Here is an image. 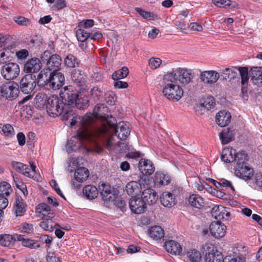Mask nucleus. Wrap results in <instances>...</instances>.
Returning a JSON list of instances; mask_svg holds the SVG:
<instances>
[{"label": "nucleus", "instance_id": "nucleus-1", "mask_svg": "<svg viewBox=\"0 0 262 262\" xmlns=\"http://www.w3.org/2000/svg\"><path fill=\"white\" fill-rule=\"evenodd\" d=\"M92 117L91 115H85L82 117L75 115L72 118L70 125L74 126L78 124L81 130L76 136L72 137L68 141L66 148L69 152L76 151L82 147L88 151L100 153L103 151V148L95 141L94 132L97 127H90L91 121L93 120Z\"/></svg>", "mask_w": 262, "mask_h": 262}, {"label": "nucleus", "instance_id": "nucleus-2", "mask_svg": "<svg viewBox=\"0 0 262 262\" xmlns=\"http://www.w3.org/2000/svg\"><path fill=\"white\" fill-rule=\"evenodd\" d=\"M115 120H107V124L103 123L94 132L96 137L95 141L102 148L101 145L104 146L108 150L115 149L118 151L121 149H118L121 145L124 144L118 142L115 144V138L113 133L117 136L119 139L125 140L130 134V130L127 124L124 122H120L115 125Z\"/></svg>", "mask_w": 262, "mask_h": 262}, {"label": "nucleus", "instance_id": "nucleus-3", "mask_svg": "<svg viewBox=\"0 0 262 262\" xmlns=\"http://www.w3.org/2000/svg\"><path fill=\"white\" fill-rule=\"evenodd\" d=\"M64 76L59 70H54L48 73L46 70L43 69L37 77V82L38 85L54 90H58L62 87L64 83Z\"/></svg>", "mask_w": 262, "mask_h": 262}, {"label": "nucleus", "instance_id": "nucleus-4", "mask_svg": "<svg viewBox=\"0 0 262 262\" xmlns=\"http://www.w3.org/2000/svg\"><path fill=\"white\" fill-rule=\"evenodd\" d=\"M162 94L165 98L172 102L179 101L183 96V90L179 84L165 74L163 77Z\"/></svg>", "mask_w": 262, "mask_h": 262}, {"label": "nucleus", "instance_id": "nucleus-5", "mask_svg": "<svg viewBox=\"0 0 262 262\" xmlns=\"http://www.w3.org/2000/svg\"><path fill=\"white\" fill-rule=\"evenodd\" d=\"M177 83L183 85L189 84L193 79V75L191 71L186 69L177 68L171 72L166 74Z\"/></svg>", "mask_w": 262, "mask_h": 262}, {"label": "nucleus", "instance_id": "nucleus-6", "mask_svg": "<svg viewBox=\"0 0 262 262\" xmlns=\"http://www.w3.org/2000/svg\"><path fill=\"white\" fill-rule=\"evenodd\" d=\"M222 74L225 75V79L230 80L235 78L239 74L241 77V83L243 85H244L249 79L248 70L246 67L227 68L222 71Z\"/></svg>", "mask_w": 262, "mask_h": 262}, {"label": "nucleus", "instance_id": "nucleus-7", "mask_svg": "<svg viewBox=\"0 0 262 262\" xmlns=\"http://www.w3.org/2000/svg\"><path fill=\"white\" fill-rule=\"evenodd\" d=\"M63 105L59 97L53 95L49 97L46 108L48 114L54 117L61 115L64 110Z\"/></svg>", "mask_w": 262, "mask_h": 262}, {"label": "nucleus", "instance_id": "nucleus-8", "mask_svg": "<svg viewBox=\"0 0 262 262\" xmlns=\"http://www.w3.org/2000/svg\"><path fill=\"white\" fill-rule=\"evenodd\" d=\"M40 58L42 63H46L50 71L59 70L58 68L61 64V58L59 55H51L50 52L46 51L41 55Z\"/></svg>", "mask_w": 262, "mask_h": 262}, {"label": "nucleus", "instance_id": "nucleus-9", "mask_svg": "<svg viewBox=\"0 0 262 262\" xmlns=\"http://www.w3.org/2000/svg\"><path fill=\"white\" fill-rule=\"evenodd\" d=\"M19 65L15 62H8L4 64L1 68L2 76L7 80H13L19 75Z\"/></svg>", "mask_w": 262, "mask_h": 262}, {"label": "nucleus", "instance_id": "nucleus-10", "mask_svg": "<svg viewBox=\"0 0 262 262\" xmlns=\"http://www.w3.org/2000/svg\"><path fill=\"white\" fill-rule=\"evenodd\" d=\"M37 78L32 74H27L23 77L19 82V89L26 94H30L34 89Z\"/></svg>", "mask_w": 262, "mask_h": 262}, {"label": "nucleus", "instance_id": "nucleus-11", "mask_svg": "<svg viewBox=\"0 0 262 262\" xmlns=\"http://www.w3.org/2000/svg\"><path fill=\"white\" fill-rule=\"evenodd\" d=\"M61 102L64 106L74 104L78 96V93L72 86H67L60 93Z\"/></svg>", "mask_w": 262, "mask_h": 262}, {"label": "nucleus", "instance_id": "nucleus-12", "mask_svg": "<svg viewBox=\"0 0 262 262\" xmlns=\"http://www.w3.org/2000/svg\"><path fill=\"white\" fill-rule=\"evenodd\" d=\"M2 90V96L7 99H15L18 97L19 93V85L14 81L3 84Z\"/></svg>", "mask_w": 262, "mask_h": 262}, {"label": "nucleus", "instance_id": "nucleus-13", "mask_svg": "<svg viewBox=\"0 0 262 262\" xmlns=\"http://www.w3.org/2000/svg\"><path fill=\"white\" fill-rule=\"evenodd\" d=\"M145 182L141 174L138 176L137 180L131 181L126 185V191L128 195L135 196L138 195L142 189V185Z\"/></svg>", "mask_w": 262, "mask_h": 262}, {"label": "nucleus", "instance_id": "nucleus-14", "mask_svg": "<svg viewBox=\"0 0 262 262\" xmlns=\"http://www.w3.org/2000/svg\"><path fill=\"white\" fill-rule=\"evenodd\" d=\"M42 62L41 59L33 57L27 60L24 65L23 71L25 73L32 74L39 72L42 68Z\"/></svg>", "mask_w": 262, "mask_h": 262}, {"label": "nucleus", "instance_id": "nucleus-15", "mask_svg": "<svg viewBox=\"0 0 262 262\" xmlns=\"http://www.w3.org/2000/svg\"><path fill=\"white\" fill-rule=\"evenodd\" d=\"M226 226L220 221H214L209 226L211 235L216 238L223 237L226 232Z\"/></svg>", "mask_w": 262, "mask_h": 262}, {"label": "nucleus", "instance_id": "nucleus-16", "mask_svg": "<svg viewBox=\"0 0 262 262\" xmlns=\"http://www.w3.org/2000/svg\"><path fill=\"white\" fill-rule=\"evenodd\" d=\"M107 110V107H106L104 104H99L96 105L93 111V114H87L86 115H92V118L93 120L91 121L90 125H91L92 124H93L96 119L97 118H101L105 120V123L106 124H107V120H111V119H113L115 120L114 118L111 117L110 118H108V116H107L104 115V112Z\"/></svg>", "mask_w": 262, "mask_h": 262}, {"label": "nucleus", "instance_id": "nucleus-17", "mask_svg": "<svg viewBox=\"0 0 262 262\" xmlns=\"http://www.w3.org/2000/svg\"><path fill=\"white\" fill-rule=\"evenodd\" d=\"M129 206L133 212L138 214L143 213L147 208L142 198L135 196L130 199Z\"/></svg>", "mask_w": 262, "mask_h": 262}, {"label": "nucleus", "instance_id": "nucleus-18", "mask_svg": "<svg viewBox=\"0 0 262 262\" xmlns=\"http://www.w3.org/2000/svg\"><path fill=\"white\" fill-rule=\"evenodd\" d=\"M200 77L201 80L204 83L212 84L217 81L220 74L215 71H205L201 73Z\"/></svg>", "mask_w": 262, "mask_h": 262}, {"label": "nucleus", "instance_id": "nucleus-19", "mask_svg": "<svg viewBox=\"0 0 262 262\" xmlns=\"http://www.w3.org/2000/svg\"><path fill=\"white\" fill-rule=\"evenodd\" d=\"M235 174L243 180H248L251 179L252 177L253 170L247 165L244 166H236Z\"/></svg>", "mask_w": 262, "mask_h": 262}, {"label": "nucleus", "instance_id": "nucleus-20", "mask_svg": "<svg viewBox=\"0 0 262 262\" xmlns=\"http://www.w3.org/2000/svg\"><path fill=\"white\" fill-rule=\"evenodd\" d=\"M141 198L145 203L146 205H151L157 202L158 195L155 190L148 188L144 190L142 192Z\"/></svg>", "mask_w": 262, "mask_h": 262}, {"label": "nucleus", "instance_id": "nucleus-21", "mask_svg": "<svg viewBox=\"0 0 262 262\" xmlns=\"http://www.w3.org/2000/svg\"><path fill=\"white\" fill-rule=\"evenodd\" d=\"M99 187L100 194L104 201L108 202L114 201L116 196L112 192L110 184L103 183Z\"/></svg>", "mask_w": 262, "mask_h": 262}, {"label": "nucleus", "instance_id": "nucleus-22", "mask_svg": "<svg viewBox=\"0 0 262 262\" xmlns=\"http://www.w3.org/2000/svg\"><path fill=\"white\" fill-rule=\"evenodd\" d=\"M249 75L252 83L257 86H262V68L253 67L251 69Z\"/></svg>", "mask_w": 262, "mask_h": 262}, {"label": "nucleus", "instance_id": "nucleus-23", "mask_svg": "<svg viewBox=\"0 0 262 262\" xmlns=\"http://www.w3.org/2000/svg\"><path fill=\"white\" fill-rule=\"evenodd\" d=\"M15 239L20 242L23 246L30 249H37L40 247L38 241L26 238L23 235H16Z\"/></svg>", "mask_w": 262, "mask_h": 262}, {"label": "nucleus", "instance_id": "nucleus-24", "mask_svg": "<svg viewBox=\"0 0 262 262\" xmlns=\"http://www.w3.org/2000/svg\"><path fill=\"white\" fill-rule=\"evenodd\" d=\"M139 169L143 174L150 175L154 171L153 164L150 160L141 159L139 163Z\"/></svg>", "mask_w": 262, "mask_h": 262}, {"label": "nucleus", "instance_id": "nucleus-25", "mask_svg": "<svg viewBox=\"0 0 262 262\" xmlns=\"http://www.w3.org/2000/svg\"><path fill=\"white\" fill-rule=\"evenodd\" d=\"M166 250L171 254L179 255L181 253L182 248L179 243L173 240L166 241L164 244Z\"/></svg>", "mask_w": 262, "mask_h": 262}, {"label": "nucleus", "instance_id": "nucleus-26", "mask_svg": "<svg viewBox=\"0 0 262 262\" xmlns=\"http://www.w3.org/2000/svg\"><path fill=\"white\" fill-rule=\"evenodd\" d=\"M231 118V116L229 112L221 111L216 115V122L221 127H224L230 123Z\"/></svg>", "mask_w": 262, "mask_h": 262}, {"label": "nucleus", "instance_id": "nucleus-27", "mask_svg": "<svg viewBox=\"0 0 262 262\" xmlns=\"http://www.w3.org/2000/svg\"><path fill=\"white\" fill-rule=\"evenodd\" d=\"M206 262H221L222 261V255L220 252L212 248L208 250L205 255Z\"/></svg>", "mask_w": 262, "mask_h": 262}, {"label": "nucleus", "instance_id": "nucleus-28", "mask_svg": "<svg viewBox=\"0 0 262 262\" xmlns=\"http://www.w3.org/2000/svg\"><path fill=\"white\" fill-rule=\"evenodd\" d=\"M161 204L165 207L170 208L173 206L176 203L175 198L172 196L170 192H164L160 196Z\"/></svg>", "mask_w": 262, "mask_h": 262}, {"label": "nucleus", "instance_id": "nucleus-29", "mask_svg": "<svg viewBox=\"0 0 262 262\" xmlns=\"http://www.w3.org/2000/svg\"><path fill=\"white\" fill-rule=\"evenodd\" d=\"M72 81L78 86L83 85L85 83V76L81 71L77 69L74 70L71 73Z\"/></svg>", "mask_w": 262, "mask_h": 262}, {"label": "nucleus", "instance_id": "nucleus-30", "mask_svg": "<svg viewBox=\"0 0 262 262\" xmlns=\"http://www.w3.org/2000/svg\"><path fill=\"white\" fill-rule=\"evenodd\" d=\"M37 211L44 218L52 219L54 217V212L51 210L50 207L45 203H42L38 205Z\"/></svg>", "mask_w": 262, "mask_h": 262}, {"label": "nucleus", "instance_id": "nucleus-31", "mask_svg": "<svg viewBox=\"0 0 262 262\" xmlns=\"http://www.w3.org/2000/svg\"><path fill=\"white\" fill-rule=\"evenodd\" d=\"M49 99V97H48V96L43 93L37 94L35 98V107L39 110L46 108Z\"/></svg>", "mask_w": 262, "mask_h": 262}, {"label": "nucleus", "instance_id": "nucleus-32", "mask_svg": "<svg viewBox=\"0 0 262 262\" xmlns=\"http://www.w3.org/2000/svg\"><path fill=\"white\" fill-rule=\"evenodd\" d=\"M189 204L192 207L200 209L205 205L204 199L197 194H192L188 198Z\"/></svg>", "mask_w": 262, "mask_h": 262}, {"label": "nucleus", "instance_id": "nucleus-33", "mask_svg": "<svg viewBox=\"0 0 262 262\" xmlns=\"http://www.w3.org/2000/svg\"><path fill=\"white\" fill-rule=\"evenodd\" d=\"M235 151L230 147L224 148L222 150L221 159L226 163H231L234 161Z\"/></svg>", "mask_w": 262, "mask_h": 262}, {"label": "nucleus", "instance_id": "nucleus-34", "mask_svg": "<svg viewBox=\"0 0 262 262\" xmlns=\"http://www.w3.org/2000/svg\"><path fill=\"white\" fill-rule=\"evenodd\" d=\"M14 208L16 216H23L26 212V204L21 198L16 197L15 199Z\"/></svg>", "mask_w": 262, "mask_h": 262}, {"label": "nucleus", "instance_id": "nucleus-35", "mask_svg": "<svg viewBox=\"0 0 262 262\" xmlns=\"http://www.w3.org/2000/svg\"><path fill=\"white\" fill-rule=\"evenodd\" d=\"M171 181L170 177L163 172H156L155 176V183L159 185H166Z\"/></svg>", "mask_w": 262, "mask_h": 262}, {"label": "nucleus", "instance_id": "nucleus-36", "mask_svg": "<svg viewBox=\"0 0 262 262\" xmlns=\"http://www.w3.org/2000/svg\"><path fill=\"white\" fill-rule=\"evenodd\" d=\"M98 192L97 188L92 185L85 186L83 189V194L88 199L92 200L97 196Z\"/></svg>", "mask_w": 262, "mask_h": 262}, {"label": "nucleus", "instance_id": "nucleus-37", "mask_svg": "<svg viewBox=\"0 0 262 262\" xmlns=\"http://www.w3.org/2000/svg\"><path fill=\"white\" fill-rule=\"evenodd\" d=\"M75 180L80 183H82L88 179L89 176V171L84 167L78 168L74 173Z\"/></svg>", "mask_w": 262, "mask_h": 262}, {"label": "nucleus", "instance_id": "nucleus-38", "mask_svg": "<svg viewBox=\"0 0 262 262\" xmlns=\"http://www.w3.org/2000/svg\"><path fill=\"white\" fill-rule=\"evenodd\" d=\"M187 262H201L202 256L201 253L195 249L188 251L186 253Z\"/></svg>", "mask_w": 262, "mask_h": 262}, {"label": "nucleus", "instance_id": "nucleus-39", "mask_svg": "<svg viewBox=\"0 0 262 262\" xmlns=\"http://www.w3.org/2000/svg\"><path fill=\"white\" fill-rule=\"evenodd\" d=\"M150 236L154 239L158 240L164 237V233L162 228L158 226L152 227L149 230Z\"/></svg>", "mask_w": 262, "mask_h": 262}, {"label": "nucleus", "instance_id": "nucleus-40", "mask_svg": "<svg viewBox=\"0 0 262 262\" xmlns=\"http://www.w3.org/2000/svg\"><path fill=\"white\" fill-rule=\"evenodd\" d=\"M220 138L223 144H226L234 139V135L230 129H224L220 134Z\"/></svg>", "mask_w": 262, "mask_h": 262}, {"label": "nucleus", "instance_id": "nucleus-41", "mask_svg": "<svg viewBox=\"0 0 262 262\" xmlns=\"http://www.w3.org/2000/svg\"><path fill=\"white\" fill-rule=\"evenodd\" d=\"M80 60L72 54H68L64 60L65 66L68 68H74L78 66Z\"/></svg>", "mask_w": 262, "mask_h": 262}, {"label": "nucleus", "instance_id": "nucleus-42", "mask_svg": "<svg viewBox=\"0 0 262 262\" xmlns=\"http://www.w3.org/2000/svg\"><path fill=\"white\" fill-rule=\"evenodd\" d=\"M215 105V100L213 97L211 96H209L204 98V102L201 104L200 105L196 106V111H199L198 109L201 110L202 107L206 108L207 110L211 109L212 107H214Z\"/></svg>", "mask_w": 262, "mask_h": 262}, {"label": "nucleus", "instance_id": "nucleus-43", "mask_svg": "<svg viewBox=\"0 0 262 262\" xmlns=\"http://www.w3.org/2000/svg\"><path fill=\"white\" fill-rule=\"evenodd\" d=\"M15 236L13 237L10 234H3L0 235V245L5 247H9L13 245L15 239Z\"/></svg>", "mask_w": 262, "mask_h": 262}, {"label": "nucleus", "instance_id": "nucleus-44", "mask_svg": "<svg viewBox=\"0 0 262 262\" xmlns=\"http://www.w3.org/2000/svg\"><path fill=\"white\" fill-rule=\"evenodd\" d=\"M74 104L77 108L84 110L89 105V101L87 97H82L81 95H78Z\"/></svg>", "mask_w": 262, "mask_h": 262}, {"label": "nucleus", "instance_id": "nucleus-45", "mask_svg": "<svg viewBox=\"0 0 262 262\" xmlns=\"http://www.w3.org/2000/svg\"><path fill=\"white\" fill-rule=\"evenodd\" d=\"M135 10L144 19L149 20H154L157 19V15L153 13L144 11L142 9L138 7H136Z\"/></svg>", "mask_w": 262, "mask_h": 262}, {"label": "nucleus", "instance_id": "nucleus-46", "mask_svg": "<svg viewBox=\"0 0 262 262\" xmlns=\"http://www.w3.org/2000/svg\"><path fill=\"white\" fill-rule=\"evenodd\" d=\"M223 211H225V209L222 206H215L211 209L212 215L216 219L227 220L225 216H221Z\"/></svg>", "mask_w": 262, "mask_h": 262}, {"label": "nucleus", "instance_id": "nucleus-47", "mask_svg": "<svg viewBox=\"0 0 262 262\" xmlns=\"http://www.w3.org/2000/svg\"><path fill=\"white\" fill-rule=\"evenodd\" d=\"M12 189L10 185L6 182L0 183V195L7 197L12 192Z\"/></svg>", "mask_w": 262, "mask_h": 262}, {"label": "nucleus", "instance_id": "nucleus-48", "mask_svg": "<svg viewBox=\"0 0 262 262\" xmlns=\"http://www.w3.org/2000/svg\"><path fill=\"white\" fill-rule=\"evenodd\" d=\"M247 154L243 151H239L234 155V161L236 162V166H244L247 160Z\"/></svg>", "mask_w": 262, "mask_h": 262}, {"label": "nucleus", "instance_id": "nucleus-49", "mask_svg": "<svg viewBox=\"0 0 262 262\" xmlns=\"http://www.w3.org/2000/svg\"><path fill=\"white\" fill-rule=\"evenodd\" d=\"M128 72V68L124 67L121 70L115 72L112 75V78L115 80L124 78L127 76Z\"/></svg>", "mask_w": 262, "mask_h": 262}, {"label": "nucleus", "instance_id": "nucleus-50", "mask_svg": "<svg viewBox=\"0 0 262 262\" xmlns=\"http://www.w3.org/2000/svg\"><path fill=\"white\" fill-rule=\"evenodd\" d=\"M77 39L80 42H85L90 36V33L86 32L81 28H79L76 31Z\"/></svg>", "mask_w": 262, "mask_h": 262}, {"label": "nucleus", "instance_id": "nucleus-51", "mask_svg": "<svg viewBox=\"0 0 262 262\" xmlns=\"http://www.w3.org/2000/svg\"><path fill=\"white\" fill-rule=\"evenodd\" d=\"M74 113L71 106L66 105L64 106V110L61 115H62V119L64 120H68L71 117H73Z\"/></svg>", "mask_w": 262, "mask_h": 262}, {"label": "nucleus", "instance_id": "nucleus-52", "mask_svg": "<svg viewBox=\"0 0 262 262\" xmlns=\"http://www.w3.org/2000/svg\"><path fill=\"white\" fill-rule=\"evenodd\" d=\"M40 226L45 230L50 231L53 227V222L52 219L44 218L43 221L40 223Z\"/></svg>", "mask_w": 262, "mask_h": 262}, {"label": "nucleus", "instance_id": "nucleus-53", "mask_svg": "<svg viewBox=\"0 0 262 262\" xmlns=\"http://www.w3.org/2000/svg\"><path fill=\"white\" fill-rule=\"evenodd\" d=\"M103 92L98 86L94 87L91 91V95L94 100H98L103 95Z\"/></svg>", "mask_w": 262, "mask_h": 262}, {"label": "nucleus", "instance_id": "nucleus-54", "mask_svg": "<svg viewBox=\"0 0 262 262\" xmlns=\"http://www.w3.org/2000/svg\"><path fill=\"white\" fill-rule=\"evenodd\" d=\"M30 168L28 165H27L26 169L24 170L26 171H24L23 174L28 177L33 178L35 172L36 166L33 162H30Z\"/></svg>", "mask_w": 262, "mask_h": 262}, {"label": "nucleus", "instance_id": "nucleus-55", "mask_svg": "<svg viewBox=\"0 0 262 262\" xmlns=\"http://www.w3.org/2000/svg\"><path fill=\"white\" fill-rule=\"evenodd\" d=\"M245 258L242 255L237 257L232 255L226 256L224 259L222 258L223 262H244Z\"/></svg>", "mask_w": 262, "mask_h": 262}, {"label": "nucleus", "instance_id": "nucleus-56", "mask_svg": "<svg viewBox=\"0 0 262 262\" xmlns=\"http://www.w3.org/2000/svg\"><path fill=\"white\" fill-rule=\"evenodd\" d=\"M162 63V60L159 58L152 57L148 61V64L151 69L158 68Z\"/></svg>", "mask_w": 262, "mask_h": 262}, {"label": "nucleus", "instance_id": "nucleus-57", "mask_svg": "<svg viewBox=\"0 0 262 262\" xmlns=\"http://www.w3.org/2000/svg\"><path fill=\"white\" fill-rule=\"evenodd\" d=\"M13 20L18 25L22 26H27L30 25V21L29 19L23 16L15 17Z\"/></svg>", "mask_w": 262, "mask_h": 262}, {"label": "nucleus", "instance_id": "nucleus-58", "mask_svg": "<svg viewBox=\"0 0 262 262\" xmlns=\"http://www.w3.org/2000/svg\"><path fill=\"white\" fill-rule=\"evenodd\" d=\"M13 168L16 171L23 174L24 170L26 169L27 165L18 162H13L12 163Z\"/></svg>", "mask_w": 262, "mask_h": 262}, {"label": "nucleus", "instance_id": "nucleus-59", "mask_svg": "<svg viewBox=\"0 0 262 262\" xmlns=\"http://www.w3.org/2000/svg\"><path fill=\"white\" fill-rule=\"evenodd\" d=\"M94 25V21L93 19H86L81 21L78 27L82 29H87L91 28Z\"/></svg>", "mask_w": 262, "mask_h": 262}, {"label": "nucleus", "instance_id": "nucleus-60", "mask_svg": "<svg viewBox=\"0 0 262 262\" xmlns=\"http://www.w3.org/2000/svg\"><path fill=\"white\" fill-rule=\"evenodd\" d=\"M20 229L23 232L32 233L33 232V226L31 224L24 223L20 225Z\"/></svg>", "mask_w": 262, "mask_h": 262}, {"label": "nucleus", "instance_id": "nucleus-61", "mask_svg": "<svg viewBox=\"0 0 262 262\" xmlns=\"http://www.w3.org/2000/svg\"><path fill=\"white\" fill-rule=\"evenodd\" d=\"M13 130V127L9 124H5L2 127V131L4 135L8 137H10L12 135Z\"/></svg>", "mask_w": 262, "mask_h": 262}, {"label": "nucleus", "instance_id": "nucleus-62", "mask_svg": "<svg viewBox=\"0 0 262 262\" xmlns=\"http://www.w3.org/2000/svg\"><path fill=\"white\" fill-rule=\"evenodd\" d=\"M105 100L109 105L114 104L115 101L114 94L113 92H108L105 94Z\"/></svg>", "mask_w": 262, "mask_h": 262}, {"label": "nucleus", "instance_id": "nucleus-63", "mask_svg": "<svg viewBox=\"0 0 262 262\" xmlns=\"http://www.w3.org/2000/svg\"><path fill=\"white\" fill-rule=\"evenodd\" d=\"M213 2L215 6L219 7H225L231 4L230 0H213Z\"/></svg>", "mask_w": 262, "mask_h": 262}, {"label": "nucleus", "instance_id": "nucleus-64", "mask_svg": "<svg viewBox=\"0 0 262 262\" xmlns=\"http://www.w3.org/2000/svg\"><path fill=\"white\" fill-rule=\"evenodd\" d=\"M9 52L3 51L0 53V62L3 64L8 63L9 61Z\"/></svg>", "mask_w": 262, "mask_h": 262}]
</instances>
